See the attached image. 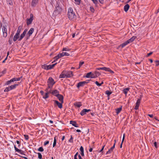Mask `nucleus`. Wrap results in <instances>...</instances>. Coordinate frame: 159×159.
I'll use <instances>...</instances> for the list:
<instances>
[{
  "label": "nucleus",
  "instance_id": "nucleus-58",
  "mask_svg": "<svg viewBox=\"0 0 159 159\" xmlns=\"http://www.w3.org/2000/svg\"><path fill=\"white\" fill-rule=\"evenodd\" d=\"M24 151L21 150V152H20L19 153L21 154L25 155V154H24Z\"/></svg>",
  "mask_w": 159,
  "mask_h": 159
},
{
  "label": "nucleus",
  "instance_id": "nucleus-9",
  "mask_svg": "<svg viewBox=\"0 0 159 159\" xmlns=\"http://www.w3.org/2000/svg\"><path fill=\"white\" fill-rule=\"evenodd\" d=\"M49 89L47 88L45 90L46 92L44 94V95L43 96V98L44 99H46L49 97V94L51 93V91H48Z\"/></svg>",
  "mask_w": 159,
  "mask_h": 159
},
{
  "label": "nucleus",
  "instance_id": "nucleus-8",
  "mask_svg": "<svg viewBox=\"0 0 159 159\" xmlns=\"http://www.w3.org/2000/svg\"><path fill=\"white\" fill-rule=\"evenodd\" d=\"M34 31V28H32L30 29L26 34L27 39H29L30 37Z\"/></svg>",
  "mask_w": 159,
  "mask_h": 159
},
{
  "label": "nucleus",
  "instance_id": "nucleus-41",
  "mask_svg": "<svg viewBox=\"0 0 159 159\" xmlns=\"http://www.w3.org/2000/svg\"><path fill=\"white\" fill-rule=\"evenodd\" d=\"M14 147L15 148V149L16 150V151L18 152L19 153L20 152H21V150L19 149H18L17 148L16 146V145H14Z\"/></svg>",
  "mask_w": 159,
  "mask_h": 159
},
{
  "label": "nucleus",
  "instance_id": "nucleus-19",
  "mask_svg": "<svg viewBox=\"0 0 159 159\" xmlns=\"http://www.w3.org/2000/svg\"><path fill=\"white\" fill-rule=\"evenodd\" d=\"M53 95L57 96L59 94V92L57 90H55L52 91V92H51Z\"/></svg>",
  "mask_w": 159,
  "mask_h": 159
},
{
  "label": "nucleus",
  "instance_id": "nucleus-15",
  "mask_svg": "<svg viewBox=\"0 0 159 159\" xmlns=\"http://www.w3.org/2000/svg\"><path fill=\"white\" fill-rule=\"evenodd\" d=\"M19 36L20 34L16 33L13 38V41L14 42H16L18 39H19L20 38Z\"/></svg>",
  "mask_w": 159,
  "mask_h": 159
},
{
  "label": "nucleus",
  "instance_id": "nucleus-49",
  "mask_svg": "<svg viewBox=\"0 0 159 159\" xmlns=\"http://www.w3.org/2000/svg\"><path fill=\"white\" fill-rule=\"evenodd\" d=\"M93 3L95 5H97L98 3V1L97 0H91Z\"/></svg>",
  "mask_w": 159,
  "mask_h": 159
},
{
  "label": "nucleus",
  "instance_id": "nucleus-44",
  "mask_svg": "<svg viewBox=\"0 0 159 159\" xmlns=\"http://www.w3.org/2000/svg\"><path fill=\"white\" fill-rule=\"evenodd\" d=\"M7 4L10 5L12 4V2L11 0H7Z\"/></svg>",
  "mask_w": 159,
  "mask_h": 159
},
{
  "label": "nucleus",
  "instance_id": "nucleus-6",
  "mask_svg": "<svg viewBox=\"0 0 159 159\" xmlns=\"http://www.w3.org/2000/svg\"><path fill=\"white\" fill-rule=\"evenodd\" d=\"M98 70H105L106 71L110 72L111 73H113L114 72L111 70V69L109 68H107L106 67H103L97 68Z\"/></svg>",
  "mask_w": 159,
  "mask_h": 159
},
{
  "label": "nucleus",
  "instance_id": "nucleus-12",
  "mask_svg": "<svg viewBox=\"0 0 159 159\" xmlns=\"http://www.w3.org/2000/svg\"><path fill=\"white\" fill-rule=\"evenodd\" d=\"M90 111V109H84L81 111L80 114L82 116H83L85 115L87 112Z\"/></svg>",
  "mask_w": 159,
  "mask_h": 159
},
{
  "label": "nucleus",
  "instance_id": "nucleus-37",
  "mask_svg": "<svg viewBox=\"0 0 159 159\" xmlns=\"http://www.w3.org/2000/svg\"><path fill=\"white\" fill-rule=\"evenodd\" d=\"M57 64V63L54 64H52V65H49L48 68L49 69H51L54 66Z\"/></svg>",
  "mask_w": 159,
  "mask_h": 159
},
{
  "label": "nucleus",
  "instance_id": "nucleus-3",
  "mask_svg": "<svg viewBox=\"0 0 159 159\" xmlns=\"http://www.w3.org/2000/svg\"><path fill=\"white\" fill-rule=\"evenodd\" d=\"M48 86L47 88L49 89L51 88L53 85L55 84V82L52 77H50L48 79Z\"/></svg>",
  "mask_w": 159,
  "mask_h": 159
},
{
  "label": "nucleus",
  "instance_id": "nucleus-52",
  "mask_svg": "<svg viewBox=\"0 0 159 159\" xmlns=\"http://www.w3.org/2000/svg\"><path fill=\"white\" fill-rule=\"evenodd\" d=\"M95 84L98 86L99 87L101 86V84L100 83H99L98 81H96L95 82Z\"/></svg>",
  "mask_w": 159,
  "mask_h": 159
},
{
  "label": "nucleus",
  "instance_id": "nucleus-53",
  "mask_svg": "<svg viewBox=\"0 0 159 159\" xmlns=\"http://www.w3.org/2000/svg\"><path fill=\"white\" fill-rule=\"evenodd\" d=\"M80 149L81 152H84V148H83V147L82 146H81L80 147Z\"/></svg>",
  "mask_w": 159,
  "mask_h": 159
},
{
  "label": "nucleus",
  "instance_id": "nucleus-39",
  "mask_svg": "<svg viewBox=\"0 0 159 159\" xmlns=\"http://www.w3.org/2000/svg\"><path fill=\"white\" fill-rule=\"evenodd\" d=\"M84 63V61H80L79 63V66L78 68H77V69H79L80 68L81 66Z\"/></svg>",
  "mask_w": 159,
  "mask_h": 159
},
{
  "label": "nucleus",
  "instance_id": "nucleus-62",
  "mask_svg": "<svg viewBox=\"0 0 159 159\" xmlns=\"http://www.w3.org/2000/svg\"><path fill=\"white\" fill-rule=\"evenodd\" d=\"M16 143L18 144H19V145L18 146L19 147L20 146V142L19 141H18V140H17L16 141Z\"/></svg>",
  "mask_w": 159,
  "mask_h": 159
},
{
  "label": "nucleus",
  "instance_id": "nucleus-31",
  "mask_svg": "<svg viewBox=\"0 0 159 159\" xmlns=\"http://www.w3.org/2000/svg\"><path fill=\"white\" fill-rule=\"evenodd\" d=\"M61 57H63L64 56H69L70 54L67 52H62L60 53Z\"/></svg>",
  "mask_w": 159,
  "mask_h": 159
},
{
  "label": "nucleus",
  "instance_id": "nucleus-40",
  "mask_svg": "<svg viewBox=\"0 0 159 159\" xmlns=\"http://www.w3.org/2000/svg\"><path fill=\"white\" fill-rule=\"evenodd\" d=\"M69 142L71 143H73V138L72 135L70 136V138L69 140Z\"/></svg>",
  "mask_w": 159,
  "mask_h": 159
},
{
  "label": "nucleus",
  "instance_id": "nucleus-46",
  "mask_svg": "<svg viewBox=\"0 0 159 159\" xmlns=\"http://www.w3.org/2000/svg\"><path fill=\"white\" fill-rule=\"evenodd\" d=\"M38 158L39 159H42V155L39 152L38 153Z\"/></svg>",
  "mask_w": 159,
  "mask_h": 159
},
{
  "label": "nucleus",
  "instance_id": "nucleus-38",
  "mask_svg": "<svg viewBox=\"0 0 159 159\" xmlns=\"http://www.w3.org/2000/svg\"><path fill=\"white\" fill-rule=\"evenodd\" d=\"M76 4L80 5L81 3V0H74Z\"/></svg>",
  "mask_w": 159,
  "mask_h": 159
},
{
  "label": "nucleus",
  "instance_id": "nucleus-54",
  "mask_svg": "<svg viewBox=\"0 0 159 159\" xmlns=\"http://www.w3.org/2000/svg\"><path fill=\"white\" fill-rule=\"evenodd\" d=\"M6 71H7L6 69H4V70L2 71V73L3 74H5L6 73Z\"/></svg>",
  "mask_w": 159,
  "mask_h": 159
},
{
  "label": "nucleus",
  "instance_id": "nucleus-21",
  "mask_svg": "<svg viewBox=\"0 0 159 159\" xmlns=\"http://www.w3.org/2000/svg\"><path fill=\"white\" fill-rule=\"evenodd\" d=\"M136 38V36H133L130 39H128L127 41L129 42V43H130L134 41Z\"/></svg>",
  "mask_w": 159,
  "mask_h": 159
},
{
  "label": "nucleus",
  "instance_id": "nucleus-61",
  "mask_svg": "<svg viewBox=\"0 0 159 159\" xmlns=\"http://www.w3.org/2000/svg\"><path fill=\"white\" fill-rule=\"evenodd\" d=\"M81 154L82 156H84V151L81 152Z\"/></svg>",
  "mask_w": 159,
  "mask_h": 159
},
{
  "label": "nucleus",
  "instance_id": "nucleus-20",
  "mask_svg": "<svg viewBox=\"0 0 159 159\" xmlns=\"http://www.w3.org/2000/svg\"><path fill=\"white\" fill-rule=\"evenodd\" d=\"M70 124H72V125L74 126L75 127H78V125L77 124L75 121L71 120L70 121Z\"/></svg>",
  "mask_w": 159,
  "mask_h": 159
},
{
  "label": "nucleus",
  "instance_id": "nucleus-34",
  "mask_svg": "<svg viewBox=\"0 0 159 159\" xmlns=\"http://www.w3.org/2000/svg\"><path fill=\"white\" fill-rule=\"evenodd\" d=\"M56 136H55L54 137V142L53 144V147H54L56 145Z\"/></svg>",
  "mask_w": 159,
  "mask_h": 159
},
{
  "label": "nucleus",
  "instance_id": "nucleus-50",
  "mask_svg": "<svg viewBox=\"0 0 159 159\" xmlns=\"http://www.w3.org/2000/svg\"><path fill=\"white\" fill-rule=\"evenodd\" d=\"M155 62H156V66H157L159 65V60H156L155 61Z\"/></svg>",
  "mask_w": 159,
  "mask_h": 159
},
{
  "label": "nucleus",
  "instance_id": "nucleus-55",
  "mask_svg": "<svg viewBox=\"0 0 159 159\" xmlns=\"http://www.w3.org/2000/svg\"><path fill=\"white\" fill-rule=\"evenodd\" d=\"M78 157L79 158V159H82V158L81 157V156L80 155H78ZM74 159H77V157H74Z\"/></svg>",
  "mask_w": 159,
  "mask_h": 159
},
{
  "label": "nucleus",
  "instance_id": "nucleus-33",
  "mask_svg": "<svg viewBox=\"0 0 159 159\" xmlns=\"http://www.w3.org/2000/svg\"><path fill=\"white\" fill-rule=\"evenodd\" d=\"M112 93V92H110L109 90H107L105 92V93L107 95V96L109 97L111 94Z\"/></svg>",
  "mask_w": 159,
  "mask_h": 159
},
{
  "label": "nucleus",
  "instance_id": "nucleus-26",
  "mask_svg": "<svg viewBox=\"0 0 159 159\" xmlns=\"http://www.w3.org/2000/svg\"><path fill=\"white\" fill-rule=\"evenodd\" d=\"M18 84H14L13 85H11L10 87V88L11 89V90H13V89H15L16 87L18 86Z\"/></svg>",
  "mask_w": 159,
  "mask_h": 159
},
{
  "label": "nucleus",
  "instance_id": "nucleus-18",
  "mask_svg": "<svg viewBox=\"0 0 159 159\" xmlns=\"http://www.w3.org/2000/svg\"><path fill=\"white\" fill-rule=\"evenodd\" d=\"M54 102H55V103L57 105L58 107L59 108L61 109L62 108V104L63 103H62V102L60 103L57 101V100H55Z\"/></svg>",
  "mask_w": 159,
  "mask_h": 159
},
{
  "label": "nucleus",
  "instance_id": "nucleus-35",
  "mask_svg": "<svg viewBox=\"0 0 159 159\" xmlns=\"http://www.w3.org/2000/svg\"><path fill=\"white\" fill-rule=\"evenodd\" d=\"M12 82L11 79L7 81L5 84V85H8L10 84Z\"/></svg>",
  "mask_w": 159,
  "mask_h": 159
},
{
  "label": "nucleus",
  "instance_id": "nucleus-29",
  "mask_svg": "<svg viewBox=\"0 0 159 159\" xmlns=\"http://www.w3.org/2000/svg\"><path fill=\"white\" fill-rule=\"evenodd\" d=\"M21 79L20 77L19 78H14L11 79L12 82H14L16 81H19Z\"/></svg>",
  "mask_w": 159,
  "mask_h": 159
},
{
  "label": "nucleus",
  "instance_id": "nucleus-42",
  "mask_svg": "<svg viewBox=\"0 0 159 159\" xmlns=\"http://www.w3.org/2000/svg\"><path fill=\"white\" fill-rule=\"evenodd\" d=\"M90 10L92 12H94L95 11L93 7H90Z\"/></svg>",
  "mask_w": 159,
  "mask_h": 159
},
{
  "label": "nucleus",
  "instance_id": "nucleus-56",
  "mask_svg": "<svg viewBox=\"0 0 159 159\" xmlns=\"http://www.w3.org/2000/svg\"><path fill=\"white\" fill-rule=\"evenodd\" d=\"M152 53H153L152 52H150V53H148L147 55V57H148L150 55H152Z\"/></svg>",
  "mask_w": 159,
  "mask_h": 159
},
{
  "label": "nucleus",
  "instance_id": "nucleus-45",
  "mask_svg": "<svg viewBox=\"0 0 159 159\" xmlns=\"http://www.w3.org/2000/svg\"><path fill=\"white\" fill-rule=\"evenodd\" d=\"M70 50V49L67 48H63L62 49L63 51H69Z\"/></svg>",
  "mask_w": 159,
  "mask_h": 159
},
{
  "label": "nucleus",
  "instance_id": "nucleus-51",
  "mask_svg": "<svg viewBox=\"0 0 159 159\" xmlns=\"http://www.w3.org/2000/svg\"><path fill=\"white\" fill-rule=\"evenodd\" d=\"M49 143V141H47L44 142L43 145L44 146H46Z\"/></svg>",
  "mask_w": 159,
  "mask_h": 159
},
{
  "label": "nucleus",
  "instance_id": "nucleus-63",
  "mask_svg": "<svg viewBox=\"0 0 159 159\" xmlns=\"http://www.w3.org/2000/svg\"><path fill=\"white\" fill-rule=\"evenodd\" d=\"M148 115L151 118H152L153 116L152 114H148Z\"/></svg>",
  "mask_w": 159,
  "mask_h": 159
},
{
  "label": "nucleus",
  "instance_id": "nucleus-30",
  "mask_svg": "<svg viewBox=\"0 0 159 159\" xmlns=\"http://www.w3.org/2000/svg\"><path fill=\"white\" fill-rule=\"evenodd\" d=\"M92 74L93 73H92L91 72L88 73L86 74L85 77L87 78H91V75H92Z\"/></svg>",
  "mask_w": 159,
  "mask_h": 159
},
{
  "label": "nucleus",
  "instance_id": "nucleus-64",
  "mask_svg": "<svg viewBox=\"0 0 159 159\" xmlns=\"http://www.w3.org/2000/svg\"><path fill=\"white\" fill-rule=\"evenodd\" d=\"M154 145L155 147L156 148H157V143H156V142H154Z\"/></svg>",
  "mask_w": 159,
  "mask_h": 159
},
{
  "label": "nucleus",
  "instance_id": "nucleus-4",
  "mask_svg": "<svg viewBox=\"0 0 159 159\" xmlns=\"http://www.w3.org/2000/svg\"><path fill=\"white\" fill-rule=\"evenodd\" d=\"M3 32V36L4 37H6L7 35V25H5L2 26V28Z\"/></svg>",
  "mask_w": 159,
  "mask_h": 159
},
{
  "label": "nucleus",
  "instance_id": "nucleus-22",
  "mask_svg": "<svg viewBox=\"0 0 159 159\" xmlns=\"http://www.w3.org/2000/svg\"><path fill=\"white\" fill-rule=\"evenodd\" d=\"M61 56L60 53L58 54L57 55L55 56L54 58V61H57L59 58L61 57Z\"/></svg>",
  "mask_w": 159,
  "mask_h": 159
},
{
  "label": "nucleus",
  "instance_id": "nucleus-47",
  "mask_svg": "<svg viewBox=\"0 0 159 159\" xmlns=\"http://www.w3.org/2000/svg\"><path fill=\"white\" fill-rule=\"evenodd\" d=\"M75 105L77 107H80L82 106V105L80 104V102H78V103H77Z\"/></svg>",
  "mask_w": 159,
  "mask_h": 159
},
{
  "label": "nucleus",
  "instance_id": "nucleus-7",
  "mask_svg": "<svg viewBox=\"0 0 159 159\" xmlns=\"http://www.w3.org/2000/svg\"><path fill=\"white\" fill-rule=\"evenodd\" d=\"M30 18L27 19V24L29 25L30 24L33 20V15L32 14H30Z\"/></svg>",
  "mask_w": 159,
  "mask_h": 159
},
{
  "label": "nucleus",
  "instance_id": "nucleus-25",
  "mask_svg": "<svg viewBox=\"0 0 159 159\" xmlns=\"http://www.w3.org/2000/svg\"><path fill=\"white\" fill-rule=\"evenodd\" d=\"M129 43V42L127 40L126 42L123 43L122 44H120V47H121L122 48H123L124 47H125L126 45L128 44Z\"/></svg>",
  "mask_w": 159,
  "mask_h": 159
},
{
  "label": "nucleus",
  "instance_id": "nucleus-17",
  "mask_svg": "<svg viewBox=\"0 0 159 159\" xmlns=\"http://www.w3.org/2000/svg\"><path fill=\"white\" fill-rule=\"evenodd\" d=\"M56 97L61 102H63V97L62 95L59 94Z\"/></svg>",
  "mask_w": 159,
  "mask_h": 159
},
{
  "label": "nucleus",
  "instance_id": "nucleus-60",
  "mask_svg": "<svg viewBox=\"0 0 159 159\" xmlns=\"http://www.w3.org/2000/svg\"><path fill=\"white\" fill-rule=\"evenodd\" d=\"M104 146H105L104 145V146H103L102 147V148L101 149V150L99 151V152H102L103 151V149H104Z\"/></svg>",
  "mask_w": 159,
  "mask_h": 159
},
{
  "label": "nucleus",
  "instance_id": "nucleus-32",
  "mask_svg": "<svg viewBox=\"0 0 159 159\" xmlns=\"http://www.w3.org/2000/svg\"><path fill=\"white\" fill-rule=\"evenodd\" d=\"M49 66L48 65H44L42 66V68L46 70H49V68H48Z\"/></svg>",
  "mask_w": 159,
  "mask_h": 159
},
{
  "label": "nucleus",
  "instance_id": "nucleus-57",
  "mask_svg": "<svg viewBox=\"0 0 159 159\" xmlns=\"http://www.w3.org/2000/svg\"><path fill=\"white\" fill-rule=\"evenodd\" d=\"M40 92L42 95L43 96L44 95V92L43 91L41 90V91H40Z\"/></svg>",
  "mask_w": 159,
  "mask_h": 159
},
{
  "label": "nucleus",
  "instance_id": "nucleus-36",
  "mask_svg": "<svg viewBox=\"0 0 159 159\" xmlns=\"http://www.w3.org/2000/svg\"><path fill=\"white\" fill-rule=\"evenodd\" d=\"M11 90V89L10 88V87H7L4 90V91L5 92H8L9 91H10Z\"/></svg>",
  "mask_w": 159,
  "mask_h": 159
},
{
  "label": "nucleus",
  "instance_id": "nucleus-48",
  "mask_svg": "<svg viewBox=\"0 0 159 159\" xmlns=\"http://www.w3.org/2000/svg\"><path fill=\"white\" fill-rule=\"evenodd\" d=\"M24 136L25 137V139L27 140L29 139V136L28 135H24Z\"/></svg>",
  "mask_w": 159,
  "mask_h": 159
},
{
  "label": "nucleus",
  "instance_id": "nucleus-23",
  "mask_svg": "<svg viewBox=\"0 0 159 159\" xmlns=\"http://www.w3.org/2000/svg\"><path fill=\"white\" fill-rule=\"evenodd\" d=\"M129 4H127L124 7V10L125 11L127 12L129 10Z\"/></svg>",
  "mask_w": 159,
  "mask_h": 159
},
{
  "label": "nucleus",
  "instance_id": "nucleus-43",
  "mask_svg": "<svg viewBox=\"0 0 159 159\" xmlns=\"http://www.w3.org/2000/svg\"><path fill=\"white\" fill-rule=\"evenodd\" d=\"M38 151L39 152H42L44 151V149L42 147H40L38 149Z\"/></svg>",
  "mask_w": 159,
  "mask_h": 159
},
{
  "label": "nucleus",
  "instance_id": "nucleus-1",
  "mask_svg": "<svg viewBox=\"0 0 159 159\" xmlns=\"http://www.w3.org/2000/svg\"><path fill=\"white\" fill-rule=\"evenodd\" d=\"M72 71L64 70H63L59 75L60 78H70L73 76Z\"/></svg>",
  "mask_w": 159,
  "mask_h": 159
},
{
  "label": "nucleus",
  "instance_id": "nucleus-28",
  "mask_svg": "<svg viewBox=\"0 0 159 159\" xmlns=\"http://www.w3.org/2000/svg\"><path fill=\"white\" fill-rule=\"evenodd\" d=\"M122 107V106H121L120 107L116 109V113L117 115L119 113H120V112L121 111Z\"/></svg>",
  "mask_w": 159,
  "mask_h": 159
},
{
  "label": "nucleus",
  "instance_id": "nucleus-16",
  "mask_svg": "<svg viewBox=\"0 0 159 159\" xmlns=\"http://www.w3.org/2000/svg\"><path fill=\"white\" fill-rule=\"evenodd\" d=\"M115 147V144H114L112 147L108 151L106 152V154H110L113 151Z\"/></svg>",
  "mask_w": 159,
  "mask_h": 159
},
{
  "label": "nucleus",
  "instance_id": "nucleus-24",
  "mask_svg": "<svg viewBox=\"0 0 159 159\" xmlns=\"http://www.w3.org/2000/svg\"><path fill=\"white\" fill-rule=\"evenodd\" d=\"M130 88H127L125 89H124L123 90V93L125 94V95H126L128 91L129 90Z\"/></svg>",
  "mask_w": 159,
  "mask_h": 159
},
{
  "label": "nucleus",
  "instance_id": "nucleus-27",
  "mask_svg": "<svg viewBox=\"0 0 159 159\" xmlns=\"http://www.w3.org/2000/svg\"><path fill=\"white\" fill-rule=\"evenodd\" d=\"M22 29V26H20L18 27V29L17 30V32L16 33L19 34H20V33L21 32V30Z\"/></svg>",
  "mask_w": 159,
  "mask_h": 159
},
{
  "label": "nucleus",
  "instance_id": "nucleus-59",
  "mask_svg": "<svg viewBox=\"0 0 159 159\" xmlns=\"http://www.w3.org/2000/svg\"><path fill=\"white\" fill-rule=\"evenodd\" d=\"M99 2L101 3V4H103L104 3V0H98Z\"/></svg>",
  "mask_w": 159,
  "mask_h": 159
},
{
  "label": "nucleus",
  "instance_id": "nucleus-2",
  "mask_svg": "<svg viewBox=\"0 0 159 159\" xmlns=\"http://www.w3.org/2000/svg\"><path fill=\"white\" fill-rule=\"evenodd\" d=\"M67 16L69 19L70 20L74 21L76 19V16L73 11V9L71 7L68 9Z\"/></svg>",
  "mask_w": 159,
  "mask_h": 159
},
{
  "label": "nucleus",
  "instance_id": "nucleus-14",
  "mask_svg": "<svg viewBox=\"0 0 159 159\" xmlns=\"http://www.w3.org/2000/svg\"><path fill=\"white\" fill-rule=\"evenodd\" d=\"M141 100V98H138L137 99V102L136 103V106H135V109L136 110L138 109L139 108V104L140 102V101Z\"/></svg>",
  "mask_w": 159,
  "mask_h": 159
},
{
  "label": "nucleus",
  "instance_id": "nucleus-10",
  "mask_svg": "<svg viewBox=\"0 0 159 159\" xmlns=\"http://www.w3.org/2000/svg\"><path fill=\"white\" fill-rule=\"evenodd\" d=\"M100 75V73L98 71H95L94 73H93L91 75V78H95L97 77Z\"/></svg>",
  "mask_w": 159,
  "mask_h": 159
},
{
  "label": "nucleus",
  "instance_id": "nucleus-5",
  "mask_svg": "<svg viewBox=\"0 0 159 159\" xmlns=\"http://www.w3.org/2000/svg\"><path fill=\"white\" fill-rule=\"evenodd\" d=\"M91 80H87L86 81H84L79 82L77 84V87L79 88L80 87L84 86L85 84H88L89 82V81H90Z\"/></svg>",
  "mask_w": 159,
  "mask_h": 159
},
{
  "label": "nucleus",
  "instance_id": "nucleus-11",
  "mask_svg": "<svg viewBox=\"0 0 159 159\" xmlns=\"http://www.w3.org/2000/svg\"><path fill=\"white\" fill-rule=\"evenodd\" d=\"M27 31V29H25L24 30L23 33L21 34L18 39L19 41H20L23 39V38L25 36Z\"/></svg>",
  "mask_w": 159,
  "mask_h": 159
},
{
  "label": "nucleus",
  "instance_id": "nucleus-13",
  "mask_svg": "<svg viewBox=\"0 0 159 159\" xmlns=\"http://www.w3.org/2000/svg\"><path fill=\"white\" fill-rule=\"evenodd\" d=\"M39 0H32L31 6L32 7H35L38 4Z\"/></svg>",
  "mask_w": 159,
  "mask_h": 159
}]
</instances>
